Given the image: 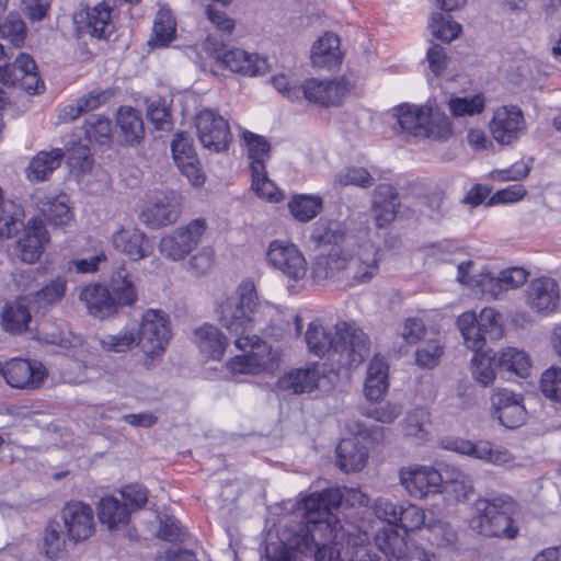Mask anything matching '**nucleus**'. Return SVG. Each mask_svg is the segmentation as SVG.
Wrapping results in <instances>:
<instances>
[{
  "mask_svg": "<svg viewBox=\"0 0 561 561\" xmlns=\"http://www.w3.org/2000/svg\"><path fill=\"white\" fill-rule=\"evenodd\" d=\"M490 128L499 144L510 145L526 130L523 112L517 106H502L495 111Z\"/></svg>",
  "mask_w": 561,
  "mask_h": 561,
  "instance_id": "obj_20",
  "label": "nucleus"
},
{
  "mask_svg": "<svg viewBox=\"0 0 561 561\" xmlns=\"http://www.w3.org/2000/svg\"><path fill=\"white\" fill-rule=\"evenodd\" d=\"M285 533L288 535L289 547L294 548L296 552L304 556L313 557L314 561H340V552L333 546L329 545L333 536L329 535L328 531H310L311 540L310 549L304 550L296 547L293 541L296 539L298 534L297 527H287Z\"/></svg>",
  "mask_w": 561,
  "mask_h": 561,
  "instance_id": "obj_26",
  "label": "nucleus"
},
{
  "mask_svg": "<svg viewBox=\"0 0 561 561\" xmlns=\"http://www.w3.org/2000/svg\"><path fill=\"white\" fill-rule=\"evenodd\" d=\"M136 327H125L116 334H107L100 340V345L105 352L126 353L138 345Z\"/></svg>",
  "mask_w": 561,
  "mask_h": 561,
  "instance_id": "obj_48",
  "label": "nucleus"
},
{
  "mask_svg": "<svg viewBox=\"0 0 561 561\" xmlns=\"http://www.w3.org/2000/svg\"><path fill=\"white\" fill-rule=\"evenodd\" d=\"M426 529L432 534L430 540L438 547L451 546L457 540L455 530L444 520L430 517L426 523Z\"/></svg>",
  "mask_w": 561,
  "mask_h": 561,
  "instance_id": "obj_60",
  "label": "nucleus"
},
{
  "mask_svg": "<svg viewBox=\"0 0 561 561\" xmlns=\"http://www.w3.org/2000/svg\"><path fill=\"white\" fill-rule=\"evenodd\" d=\"M210 54L220 67L242 76L254 77L264 75L268 68L265 58H261L257 54H251L241 48L215 45L210 49Z\"/></svg>",
  "mask_w": 561,
  "mask_h": 561,
  "instance_id": "obj_12",
  "label": "nucleus"
},
{
  "mask_svg": "<svg viewBox=\"0 0 561 561\" xmlns=\"http://www.w3.org/2000/svg\"><path fill=\"white\" fill-rule=\"evenodd\" d=\"M117 94L116 88L100 89L95 88L89 93L78 98V102L83 113H88L107 104Z\"/></svg>",
  "mask_w": 561,
  "mask_h": 561,
  "instance_id": "obj_62",
  "label": "nucleus"
},
{
  "mask_svg": "<svg viewBox=\"0 0 561 561\" xmlns=\"http://www.w3.org/2000/svg\"><path fill=\"white\" fill-rule=\"evenodd\" d=\"M540 390L551 401L561 402V368L550 367L540 378Z\"/></svg>",
  "mask_w": 561,
  "mask_h": 561,
  "instance_id": "obj_61",
  "label": "nucleus"
},
{
  "mask_svg": "<svg viewBox=\"0 0 561 561\" xmlns=\"http://www.w3.org/2000/svg\"><path fill=\"white\" fill-rule=\"evenodd\" d=\"M514 507L515 503L508 495L478 499L474 503V515L470 519V528L486 537L512 539L517 534L512 520Z\"/></svg>",
  "mask_w": 561,
  "mask_h": 561,
  "instance_id": "obj_4",
  "label": "nucleus"
},
{
  "mask_svg": "<svg viewBox=\"0 0 561 561\" xmlns=\"http://www.w3.org/2000/svg\"><path fill=\"white\" fill-rule=\"evenodd\" d=\"M380 262V250L371 242H364L352 250L322 251L312 263L311 274L317 283L335 279L357 286L369 283L379 274Z\"/></svg>",
  "mask_w": 561,
  "mask_h": 561,
  "instance_id": "obj_1",
  "label": "nucleus"
},
{
  "mask_svg": "<svg viewBox=\"0 0 561 561\" xmlns=\"http://www.w3.org/2000/svg\"><path fill=\"white\" fill-rule=\"evenodd\" d=\"M98 517L101 524L106 525L110 530H114L128 524L130 513L122 501L107 495L103 496L99 502Z\"/></svg>",
  "mask_w": 561,
  "mask_h": 561,
  "instance_id": "obj_38",
  "label": "nucleus"
},
{
  "mask_svg": "<svg viewBox=\"0 0 561 561\" xmlns=\"http://www.w3.org/2000/svg\"><path fill=\"white\" fill-rule=\"evenodd\" d=\"M308 351L318 357L328 355L339 366L355 368L369 355V337L355 324L341 322L335 333L319 320L311 321L305 333Z\"/></svg>",
  "mask_w": 561,
  "mask_h": 561,
  "instance_id": "obj_2",
  "label": "nucleus"
},
{
  "mask_svg": "<svg viewBox=\"0 0 561 561\" xmlns=\"http://www.w3.org/2000/svg\"><path fill=\"white\" fill-rule=\"evenodd\" d=\"M187 535L180 522L173 516L165 515L160 518V527L158 530V537L160 539L169 542H183Z\"/></svg>",
  "mask_w": 561,
  "mask_h": 561,
  "instance_id": "obj_64",
  "label": "nucleus"
},
{
  "mask_svg": "<svg viewBox=\"0 0 561 561\" xmlns=\"http://www.w3.org/2000/svg\"><path fill=\"white\" fill-rule=\"evenodd\" d=\"M2 327L11 333H21L27 329L31 312L20 302L7 304L1 313Z\"/></svg>",
  "mask_w": 561,
  "mask_h": 561,
  "instance_id": "obj_47",
  "label": "nucleus"
},
{
  "mask_svg": "<svg viewBox=\"0 0 561 561\" xmlns=\"http://www.w3.org/2000/svg\"><path fill=\"white\" fill-rule=\"evenodd\" d=\"M195 339L198 348L205 356L219 360L228 345L226 336L213 324H205L195 330Z\"/></svg>",
  "mask_w": 561,
  "mask_h": 561,
  "instance_id": "obj_37",
  "label": "nucleus"
},
{
  "mask_svg": "<svg viewBox=\"0 0 561 561\" xmlns=\"http://www.w3.org/2000/svg\"><path fill=\"white\" fill-rule=\"evenodd\" d=\"M266 259L271 266L289 279L299 280L307 274V261L298 247L293 243L274 240L270 243Z\"/></svg>",
  "mask_w": 561,
  "mask_h": 561,
  "instance_id": "obj_14",
  "label": "nucleus"
},
{
  "mask_svg": "<svg viewBox=\"0 0 561 561\" xmlns=\"http://www.w3.org/2000/svg\"><path fill=\"white\" fill-rule=\"evenodd\" d=\"M114 300L115 309L133 306L138 300V291L135 285V277L121 265L112 275L107 287Z\"/></svg>",
  "mask_w": 561,
  "mask_h": 561,
  "instance_id": "obj_31",
  "label": "nucleus"
},
{
  "mask_svg": "<svg viewBox=\"0 0 561 561\" xmlns=\"http://www.w3.org/2000/svg\"><path fill=\"white\" fill-rule=\"evenodd\" d=\"M83 129L84 136L89 141L105 145L112 139V124L105 116L91 115L85 119Z\"/></svg>",
  "mask_w": 561,
  "mask_h": 561,
  "instance_id": "obj_50",
  "label": "nucleus"
},
{
  "mask_svg": "<svg viewBox=\"0 0 561 561\" xmlns=\"http://www.w3.org/2000/svg\"><path fill=\"white\" fill-rule=\"evenodd\" d=\"M528 272L522 267H513L502 271L497 277L490 274L482 275L478 280L483 293H488L492 298L497 299L503 290L515 289L524 285L527 280Z\"/></svg>",
  "mask_w": 561,
  "mask_h": 561,
  "instance_id": "obj_30",
  "label": "nucleus"
},
{
  "mask_svg": "<svg viewBox=\"0 0 561 561\" xmlns=\"http://www.w3.org/2000/svg\"><path fill=\"white\" fill-rule=\"evenodd\" d=\"M266 309H272L268 302L261 301L252 280H242L236 290L218 305V320L220 324L236 335V346L244 348L250 340V333Z\"/></svg>",
  "mask_w": 561,
  "mask_h": 561,
  "instance_id": "obj_3",
  "label": "nucleus"
},
{
  "mask_svg": "<svg viewBox=\"0 0 561 561\" xmlns=\"http://www.w3.org/2000/svg\"><path fill=\"white\" fill-rule=\"evenodd\" d=\"M249 344L241 348L250 351L244 355L234 356L229 362V368L233 374L256 375L262 371H273L278 366L277 353H274L266 343L261 341L256 335L252 334Z\"/></svg>",
  "mask_w": 561,
  "mask_h": 561,
  "instance_id": "obj_10",
  "label": "nucleus"
},
{
  "mask_svg": "<svg viewBox=\"0 0 561 561\" xmlns=\"http://www.w3.org/2000/svg\"><path fill=\"white\" fill-rule=\"evenodd\" d=\"M116 124L126 144L137 145L144 139V121L137 110L130 106H121L117 112Z\"/></svg>",
  "mask_w": 561,
  "mask_h": 561,
  "instance_id": "obj_36",
  "label": "nucleus"
},
{
  "mask_svg": "<svg viewBox=\"0 0 561 561\" xmlns=\"http://www.w3.org/2000/svg\"><path fill=\"white\" fill-rule=\"evenodd\" d=\"M296 553L289 547L288 535L284 531L280 540L266 542L262 561H297Z\"/></svg>",
  "mask_w": 561,
  "mask_h": 561,
  "instance_id": "obj_56",
  "label": "nucleus"
},
{
  "mask_svg": "<svg viewBox=\"0 0 561 561\" xmlns=\"http://www.w3.org/2000/svg\"><path fill=\"white\" fill-rule=\"evenodd\" d=\"M320 371L316 366L291 370L278 381L283 390H291L295 394L311 392L318 387Z\"/></svg>",
  "mask_w": 561,
  "mask_h": 561,
  "instance_id": "obj_39",
  "label": "nucleus"
},
{
  "mask_svg": "<svg viewBox=\"0 0 561 561\" xmlns=\"http://www.w3.org/2000/svg\"><path fill=\"white\" fill-rule=\"evenodd\" d=\"M179 207L180 196L175 191L153 192L149 196L146 208L140 214V220L151 229L171 225L178 219Z\"/></svg>",
  "mask_w": 561,
  "mask_h": 561,
  "instance_id": "obj_13",
  "label": "nucleus"
},
{
  "mask_svg": "<svg viewBox=\"0 0 561 561\" xmlns=\"http://www.w3.org/2000/svg\"><path fill=\"white\" fill-rule=\"evenodd\" d=\"M44 549L49 559L59 558L66 549V537L59 522L50 520L44 530Z\"/></svg>",
  "mask_w": 561,
  "mask_h": 561,
  "instance_id": "obj_53",
  "label": "nucleus"
},
{
  "mask_svg": "<svg viewBox=\"0 0 561 561\" xmlns=\"http://www.w3.org/2000/svg\"><path fill=\"white\" fill-rule=\"evenodd\" d=\"M243 139L248 147L249 159L251 160L250 170L254 172L256 163L264 164L270 159L271 145L260 135L251 131H243Z\"/></svg>",
  "mask_w": 561,
  "mask_h": 561,
  "instance_id": "obj_51",
  "label": "nucleus"
},
{
  "mask_svg": "<svg viewBox=\"0 0 561 561\" xmlns=\"http://www.w3.org/2000/svg\"><path fill=\"white\" fill-rule=\"evenodd\" d=\"M37 70L34 59L20 53L14 62L0 67V81L9 87H19L28 71Z\"/></svg>",
  "mask_w": 561,
  "mask_h": 561,
  "instance_id": "obj_44",
  "label": "nucleus"
},
{
  "mask_svg": "<svg viewBox=\"0 0 561 561\" xmlns=\"http://www.w3.org/2000/svg\"><path fill=\"white\" fill-rule=\"evenodd\" d=\"M73 21L82 34L102 39L113 32L112 5L102 1L93 7H87L75 14Z\"/></svg>",
  "mask_w": 561,
  "mask_h": 561,
  "instance_id": "obj_19",
  "label": "nucleus"
},
{
  "mask_svg": "<svg viewBox=\"0 0 561 561\" xmlns=\"http://www.w3.org/2000/svg\"><path fill=\"white\" fill-rule=\"evenodd\" d=\"M48 236L44 224L33 218L16 241V253L23 262L33 264L41 257Z\"/></svg>",
  "mask_w": 561,
  "mask_h": 561,
  "instance_id": "obj_22",
  "label": "nucleus"
},
{
  "mask_svg": "<svg viewBox=\"0 0 561 561\" xmlns=\"http://www.w3.org/2000/svg\"><path fill=\"white\" fill-rule=\"evenodd\" d=\"M381 551L389 561H436L435 553L398 535L388 536Z\"/></svg>",
  "mask_w": 561,
  "mask_h": 561,
  "instance_id": "obj_23",
  "label": "nucleus"
},
{
  "mask_svg": "<svg viewBox=\"0 0 561 561\" xmlns=\"http://www.w3.org/2000/svg\"><path fill=\"white\" fill-rule=\"evenodd\" d=\"M430 28L432 34L443 42H451L456 39L461 32L460 24L451 21L449 16L446 18L440 12H435L432 14Z\"/></svg>",
  "mask_w": 561,
  "mask_h": 561,
  "instance_id": "obj_55",
  "label": "nucleus"
},
{
  "mask_svg": "<svg viewBox=\"0 0 561 561\" xmlns=\"http://www.w3.org/2000/svg\"><path fill=\"white\" fill-rule=\"evenodd\" d=\"M206 229L205 219H193L187 225L162 237L159 242V251L168 260L174 262L184 260L201 243Z\"/></svg>",
  "mask_w": 561,
  "mask_h": 561,
  "instance_id": "obj_7",
  "label": "nucleus"
},
{
  "mask_svg": "<svg viewBox=\"0 0 561 561\" xmlns=\"http://www.w3.org/2000/svg\"><path fill=\"white\" fill-rule=\"evenodd\" d=\"M478 325L490 341L502 337L503 328L499 322V314L492 308H484L478 316Z\"/></svg>",
  "mask_w": 561,
  "mask_h": 561,
  "instance_id": "obj_63",
  "label": "nucleus"
},
{
  "mask_svg": "<svg viewBox=\"0 0 561 561\" xmlns=\"http://www.w3.org/2000/svg\"><path fill=\"white\" fill-rule=\"evenodd\" d=\"M311 240L318 248L330 247L328 252L335 249H346L347 232L345 226L336 220L319 219L312 227Z\"/></svg>",
  "mask_w": 561,
  "mask_h": 561,
  "instance_id": "obj_29",
  "label": "nucleus"
},
{
  "mask_svg": "<svg viewBox=\"0 0 561 561\" xmlns=\"http://www.w3.org/2000/svg\"><path fill=\"white\" fill-rule=\"evenodd\" d=\"M494 416L507 428H516L526 420V409L522 394H516L507 389H497L492 398Z\"/></svg>",
  "mask_w": 561,
  "mask_h": 561,
  "instance_id": "obj_21",
  "label": "nucleus"
},
{
  "mask_svg": "<svg viewBox=\"0 0 561 561\" xmlns=\"http://www.w3.org/2000/svg\"><path fill=\"white\" fill-rule=\"evenodd\" d=\"M444 449L469 456L494 466H508L515 458L511 451L502 446H494L488 440L473 443L460 437H445L439 442Z\"/></svg>",
  "mask_w": 561,
  "mask_h": 561,
  "instance_id": "obj_9",
  "label": "nucleus"
},
{
  "mask_svg": "<svg viewBox=\"0 0 561 561\" xmlns=\"http://www.w3.org/2000/svg\"><path fill=\"white\" fill-rule=\"evenodd\" d=\"M64 152L59 148L38 152L30 162L26 175L30 181H45L61 163Z\"/></svg>",
  "mask_w": 561,
  "mask_h": 561,
  "instance_id": "obj_41",
  "label": "nucleus"
},
{
  "mask_svg": "<svg viewBox=\"0 0 561 561\" xmlns=\"http://www.w3.org/2000/svg\"><path fill=\"white\" fill-rule=\"evenodd\" d=\"M66 536L78 543L94 534L95 522L92 507L81 501H70L60 511Z\"/></svg>",
  "mask_w": 561,
  "mask_h": 561,
  "instance_id": "obj_15",
  "label": "nucleus"
},
{
  "mask_svg": "<svg viewBox=\"0 0 561 561\" xmlns=\"http://www.w3.org/2000/svg\"><path fill=\"white\" fill-rule=\"evenodd\" d=\"M37 207L46 221L51 226L66 225L71 219L68 196L66 194L45 196L37 202Z\"/></svg>",
  "mask_w": 561,
  "mask_h": 561,
  "instance_id": "obj_42",
  "label": "nucleus"
},
{
  "mask_svg": "<svg viewBox=\"0 0 561 561\" xmlns=\"http://www.w3.org/2000/svg\"><path fill=\"white\" fill-rule=\"evenodd\" d=\"M428 518L424 511L414 504L401 505L397 526L407 533L421 529L422 526L426 527Z\"/></svg>",
  "mask_w": 561,
  "mask_h": 561,
  "instance_id": "obj_59",
  "label": "nucleus"
},
{
  "mask_svg": "<svg viewBox=\"0 0 561 561\" xmlns=\"http://www.w3.org/2000/svg\"><path fill=\"white\" fill-rule=\"evenodd\" d=\"M172 157L181 173L194 186L205 182V174L201 168L193 139L188 133H178L171 144Z\"/></svg>",
  "mask_w": 561,
  "mask_h": 561,
  "instance_id": "obj_18",
  "label": "nucleus"
},
{
  "mask_svg": "<svg viewBox=\"0 0 561 561\" xmlns=\"http://www.w3.org/2000/svg\"><path fill=\"white\" fill-rule=\"evenodd\" d=\"M398 192L390 184H380L374 191L373 216L378 228L389 225L397 215Z\"/></svg>",
  "mask_w": 561,
  "mask_h": 561,
  "instance_id": "obj_28",
  "label": "nucleus"
},
{
  "mask_svg": "<svg viewBox=\"0 0 561 561\" xmlns=\"http://www.w3.org/2000/svg\"><path fill=\"white\" fill-rule=\"evenodd\" d=\"M444 354V346L436 340H430L415 352V363L422 368L432 369L436 367Z\"/></svg>",
  "mask_w": 561,
  "mask_h": 561,
  "instance_id": "obj_58",
  "label": "nucleus"
},
{
  "mask_svg": "<svg viewBox=\"0 0 561 561\" xmlns=\"http://www.w3.org/2000/svg\"><path fill=\"white\" fill-rule=\"evenodd\" d=\"M493 353L492 351L474 353L472 358V375L478 382L485 387L491 385L495 379V367H497V363L493 359Z\"/></svg>",
  "mask_w": 561,
  "mask_h": 561,
  "instance_id": "obj_52",
  "label": "nucleus"
},
{
  "mask_svg": "<svg viewBox=\"0 0 561 561\" xmlns=\"http://www.w3.org/2000/svg\"><path fill=\"white\" fill-rule=\"evenodd\" d=\"M322 207V198L314 195H295L288 203L290 214L300 222H308L316 218Z\"/></svg>",
  "mask_w": 561,
  "mask_h": 561,
  "instance_id": "obj_46",
  "label": "nucleus"
},
{
  "mask_svg": "<svg viewBox=\"0 0 561 561\" xmlns=\"http://www.w3.org/2000/svg\"><path fill=\"white\" fill-rule=\"evenodd\" d=\"M559 287L554 279L541 277L534 279L527 289V305L537 312L552 311L559 304Z\"/></svg>",
  "mask_w": 561,
  "mask_h": 561,
  "instance_id": "obj_24",
  "label": "nucleus"
},
{
  "mask_svg": "<svg viewBox=\"0 0 561 561\" xmlns=\"http://www.w3.org/2000/svg\"><path fill=\"white\" fill-rule=\"evenodd\" d=\"M251 187L260 198L270 203H279L284 201L285 195L283 191H280L276 184L268 179L264 164L256 163L254 172H251Z\"/></svg>",
  "mask_w": 561,
  "mask_h": 561,
  "instance_id": "obj_45",
  "label": "nucleus"
},
{
  "mask_svg": "<svg viewBox=\"0 0 561 561\" xmlns=\"http://www.w3.org/2000/svg\"><path fill=\"white\" fill-rule=\"evenodd\" d=\"M336 458L341 470L357 472L366 466L368 451L356 438L342 439L336 447Z\"/></svg>",
  "mask_w": 561,
  "mask_h": 561,
  "instance_id": "obj_33",
  "label": "nucleus"
},
{
  "mask_svg": "<svg viewBox=\"0 0 561 561\" xmlns=\"http://www.w3.org/2000/svg\"><path fill=\"white\" fill-rule=\"evenodd\" d=\"M352 85L345 78L321 80L307 79L301 85V94L309 102L321 106H337L350 92Z\"/></svg>",
  "mask_w": 561,
  "mask_h": 561,
  "instance_id": "obj_17",
  "label": "nucleus"
},
{
  "mask_svg": "<svg viewBox=\"0 0 561 561\" xmlns=\"http://www.w3.org/2000/svg\"><path fill=\"white\" fill-rule=\"evenodd\" d=\"M340 37L328 32L313 44L311 60L319 68H332L341 62Z\"/></svg>",
  "mask_w": 561,
  "mask_h": 561,
  "instance_id": "obj_34",
  "label": "nucleus"
},
{
  "mask_svg": "<svg viewBox=\"0 0 561 561\" xmlns=\"http://www.w3.org/2000/svg\"><path fill=\"white\" fill-rule=\"evenodd\" d=\"M197 137L203 147L211 152H222L232 140L229 124L221 115L210 108L199 111L195 117Z\"/></svg>",
  "mask_w": 561,
  "mask_h": 561,
  "instance_id": "obj_8",
  "label": "nucleus"
},
{
  "mask_svg": "<svg viewBox=\"0 0 561 561\" xmlns=\"http://www.w3.org/2000/svg\"><path fill=\"white\" fill-rule=\"evenodd\" d=\"M79 299L84 304L90 314L99 319L114 316L117 311L106 286L90 284L80 290Z\"/></svg>",
  "mask_w": 561,
  "mask_h": 561,
  "instance_id": "obj_27",
  "label": "nucleus"
},
{
  "mask_svg": "<svg viewBox=\"0 0 561 561\" xmlns=\"http://www.w3.org/2000/svg\"><path fill=\"white\" fill-rule=\"evenodd\" d=\"M430 422V413L424 408H416L409 412L403 421V432L408 437L423 440L427 434L426 425Z\"/></svg>",
  "mask_w": 561,
  "mask_h": 561,
  "instance_id": "obj_54",
  "label": "nucleus"
},
{
  "mask_svg": "<svg viewBox=\"0 0 561 561\" xmlns=\"http://www.w3.org/2000/svg\"><path fill=\"white\" fill-rule=\"evenodd\" d=\"M67 291V279L57 276L39 290L32 294L28 302L36 313H45L61 301Z\"/></svg>",
  "mask_w": 561,
  "mask_h": 561,
  "instance_id": "obj_35",
  "label": "nucleus"
},
{
  "mask_svg": "<svg viewBox=\"0 0 561 561\" xmlns=\"http://www.w3.org/2000/svg\"><path fill=\"white\" fill-rule=\"evenodd\" d=\"M401 129L416 137H430L431 111L427 107L401 104L394 110Z\"/></svg>",
  "mask_w": 561,
  "mask_h": 561,
  "instance_id": "obj_25",
  "label": "nucleus"
},
{
  "mask_svg": "<svg viewBox=\"0 0 561 561\" xmlns=\"http://www.w3.org/2000/svg\"><path fill=\"white\" fill-rule=\"evenodd\" d=\"M344 500V492L340 489H327L313 493L305 500L306 516L305 523L290 525L297 527L298 534L293 543L299 549H310V531H328L331 536L332 510L337 508Z\"/></svg>",
  "mask_w": 561,
  "mask_h": 561,
  "instance_id": "obj_5",
  "label": "nucleus"
},
{
  "mask_svg": "<svg viewBox=\"0 0 561 561\" xmlns=\"http://www.w3.org/2000/svg\"><path fill=\"white\" fill-rule=\"evenodd\" d=\"M136 332L142 352L141 365L146 370H151L162 362L171 339L168 314L161 310H146L139 325L136 327Z\"/></svg>",
  "mask_w": 561,
  "mask_h": 561,
  "instance_id": "obj_6",
  "label": "nucleus"
},
{
  "mask_svg": "<svg viewBox=\"0 0 561 561\" xmlns=\"http://www.w3.org/2000/svg\"><path fill=\"white\" fill-rule=\"evenodd\" d=\"M175 35V21L169 10H159L153 22V38L150 44L167 46Z\"/></svg>",
  "mask_w": 561,
  "mask_h": 561,
  "instance_id": "obj_49",
  "label": "nucleus"
},
{
  "mask_svg": "<svg viewBox=\"0 0 561 561\" xmlns=\"http://www.w3.org/2000/svg\"><path fill=\"white\" fill-rule=\"evenodd\" d=\"M0 374L11 388L35 390L44 385L47 369L38 360L16 357L0 364Z\"/></svg>",
  "mask_w": 561,
  "mask_h": 561,
  "instance_id": "obj_11",
  "label": "nucleus"
},
{
  "mask_svg": "<svg viewBox=\"0 0 561 561\" xmlns=\"http://www.w3.org/2000/svg\"><path fill=\"white\" fill-rule=\"evenodd\" d=\"M388 387V365L382 359L374 358L367 368L364 386L365 397L370 401H376L386 393Z\"/></svg>",
  "mask_w": 561,
  "mask_h": 561,
  "instance_id": "obj_40",
  "label": "nucleus"
},
{
  "mask_svg": "<svg viewBox=\"0 0 561 561\" xmlns=\"http://www.w3.org/2000/svg\"><path fill=\"white\" fill-rule=\"evenodd\" d=\"M400 483L415 499H424L440 492L443 476L433 467L414 465L402 468L399 472Z\"/></svg>",
  "mask_w": 561,
  "mask_h": 561,
  "instance_id": "obj_16",
  "label": "nucleus"
},
{
  "mask_svg": "<svg viewBox=\"0 0 561 561\" xmlns=\"http://www.w3.org/2000/svg\"><path fill=\"white\" fill-rule=\"evenodd\" d=\"M493 359L496 360L497 368L520 377H527L531 368L529 356L515 347H506L499 353H493Z\"/></svg>",
  "mask_w": 561,
  "mask_h": 561,
  "instance_id": "obj_43",
  "label": "nucleus"
},
{
  "mask_svg": "<svg viewBox=\"0 0 561 561\" xmlns=\"http://www.w3.org/2000/svg\"><path fill=\"white\" fill-rule=\"evenodd\" d=\"M111 242L117 251L125 253L134 261H139L148 255L145 248L147 237L136 228H118L113 232Z\"/></svg>",
  "mask_w": 561,
  "mask_h": 561,
  "instance_id": "obj_32",
  "label": "nucleus"
},
{
  "mask_svg": "<svg viewBox=\"0 0 561 561\" xmlns=\"http://www.w3.org/2000/svg\"><path fill=\"white\" fill-rule=\"evenodd\" d=\"M373 175L362 167H350L340 171L335 176V183L341 186L354 185L368 188L374 184Z\"/></svg>",
  "mask_w": 561,
  "mask_h": 561,
  "instance_id": "obj_57",
  "label": "nucleus"
}]
</instances>
